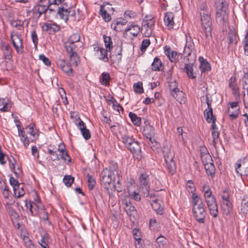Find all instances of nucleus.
<instances>
[{
    "label": "nucleus",
    "mask_w": 248,
    "mask_h": 248,
    "mask_svg": "<svg viewBox=\"0 0 248 248\" xmlns=\"http://www.w3.org/2000/svg\"><path fill=\"white\" fill-rule=\"evenodd\" d=\"M192 211L193 217L201 224L205 223L206 211L202 199L196 193L192 195Z\"/></svg>",
    "instance_id": "1"
},
{
    "label": "nucleus",
    "mask_w": 248,
    "mask_h": 248,
    "mask_svg": "<svg viewBox=\"0 0 248 248\" xmlns=\"http://www.w3.org/2000/svg\"><path fill=\"white\" fill-rule=\"evenodd\" d=\"M216 20L224 24L228 20V5L225 0H216Z\"/></svg>",
    "instance_id": "2"
},
{
    "label": "nucleus",
    "mask_w": 248,
    "mask_h": 248,
    "mask_svg": "<svg viewBox=\"0 0 248 248\" xmlns=\"http://www.w3.org/2000/svg\"><path fill=\"white\" fill-rule=\"evenodd\" d=\"M202 29L207 39L212 38V21L209 12L200 13Z\"/></svg>",
    "instance_id": "3"
},
{
    "label": "nucleus",
    "mask_w": 248,
    "mask_h": 248,
    "mask_svg": "<svg viewBox=\"0 0 248 248\" xmlns=\"http://www.w3.org/2000/svg\"><path fill=\"white\" fill-rule=\"evenodd\" d=\"M64 46L66 52L69 54L71 62L73 65L77 66L79 61V57L77 52L78 50V46L76 44H71L67 42L64 43Z\"/></svg>",
    "instance_id": "4"
},
{
    "label": "nucleus",
    "mask_w": 248,
    "mask_h": 248,
    "mask_svg": "<svg viewBox=\"0 0 248 248\" xmlns=\"http://www.w3.org/2000/svg\"><path fill=\"white\" fill-rule=\"evenodd\" d=\"M235 169L236 173L240 176L248 177V156L238 160L235 164Z\"/></svg>",
    "instance_id": "5"
},
{
    "label": "nucleus",
    "mask_w": 248,
    "mask_h": 248,
    "mask_svg": "<svg viewBox=\"0 0 248 248\" xmlns=\"http://www.w3.org/2000/svg\"><path fill=\"white\" fill-rule=\"evenodd\" d=\"M140 186L141 188L144 196L147 197L149 196L150 179L149 175L147 173H141L139 177Z\"/></svg>",
    "instance_id": "6"
},
{
    "label": "nucleus",
    "mask_w": 248,
    "mask_h": 248,
    "mask_svg": "<svg viewBox=\"0 0 248 248\" xmlns=\"http://www.w3.org/2000/svg\"><path fill=\"white\" fill-rule=\"evenodd\" d=\"M170 93L174 98L179 101L181 98L184 97V93L178 88V83L175 80L168 82Z\"/></svg>",
    "instance_id": "7"
},
{
    "label": "nucleus",
    "mask_w": 248,
    "mask_h": 248,
    "mask_svg": "<svg viewBox=\"0 0 248 248\" xmlns=\"http://www.w3.org/2000/svg\"><path fill=\"white\" fill-rule=\"evenodd\" d=\"M133 154L134 157L138 160L142 158L141 149L140 142L136 140L132 145L127 148Z\"/></svg>",
    "instance_id": "8"
},
{
    "label": "nucleus",
    "mask_w": 248,
    "mask_h": 248,
    "mask_svg": "<svg viewBox=\"0 0 248 248\" xmlns=\"http://www.w3.org/2000/svg\"><path fill=\"white\" fill-rule=\"evenodd\" d=\"M11 39L13 45L18 53H23V40L17 34H11Z\"/></svg>",
    "instance_id": "9"
},
{
    "label": "nucleus",
    "mask_w": 248,
    "mask_h": 248,
    "mask_svg": "<svg viewBox=\"0 0 248 248\" xmlns=\"http://www.w3.org/2000/svg\"><path fill=\"white\" fill-rule=\"evenodd\" d=\"M140 31V28L137 24L134 23H131L130 24L128 25L124 31V36L126 38L128 36V32L129 31L130 34L133 37H137Z\"/></svg>",
    "instance_id": "10"
},
{
    "label": "nucleus",
    "mask_w": 248,
    "mask_h": 248,
    "mask_svg": "<svg viewBox=\"0 0 248 248\" xmlns=\"http://www.w3.org/2000/svg\"><path fill=\"white\" fill-rule=\"evenodd\" d=\"M44 31H46L49 34H53L60 30L61 27L55 23H45L42 27Z\"/></svg>",
    "instance_id": "11"
},
{
    "label": "nucleus",
    "mask_w": 248,
    "mask_h": 248,
    "mask_svg": "<svg viewBox=\"0 0 248 248\" xmlns=\"http://www.w3.org/2000/svg\"><path fill=\"white\" fill-rule=\"evenodd\" d=\"M210 214L214 218L217 217L218 214V206L216 199L206 202Z\"/></svg>",
    "instance_id": "12"
},
{
    "label": "nucleus",
    "mask_w": 248,
    "mask_h": 248,
    "mask_svg": "<svg viewBox=\"0 0 248 248\" xmlns=\"http://www.w3.org/2000/svg\"><path fill=\"white\" fill-rule=\"evenodd\" d=\"M194 49L195 45L191 37H189V38H188L186 37V44L183 51L184 53L186 54V56L184 57V60L186 57H188L191 55L192 51L194 50Z\"/></svg>",
    "instance_id": "13"
},
{
    "label": "nucleus",
    "mask_w": 248,
    "mask_h": 248,
    "mask_svg": "<svg viewBox=\"0 0 248 248\" xmlns=\"http://www.w3.org/2000/svg\"><path fill=\"white\" fill-rule=\"evenodd\" d=\"M174 155H170L169 157L167 156L165 158V161L166 164V168L169 172L171 175L173 174L176 171V164L173 160Z\"/></svg>",
    "instance_id": "14"
},
{
    "label": "nucleus",
    "mask_w": 248,
    "mask_h": 248,
    "mask_svg": "<svg viewBox=\"0 0 248 248\" xmlns=\"http://www.w3.org/2000/svg\"><path fill=\"white\" fill-rule=\"evenodd\" d=\"M102 183L105 186H109L112 181V176L113 173L111 170L106 169L102 172Z\"/></svg>",
    "instance_id": "15"
},
{
    "label": "nucleus",
    "mask_w": 248,
    "mask_h": 248,
    "mask_svg": "<svg viewBox=\"0 0 248 248\" xmlns=\"http://www.w3.org/2000/svg\"><path fill=\"white\" fill-rule=\"evenodd\" d=\"M118 50L115 51V55H111L110 53L109 55V57L111 59V60L113 61V62H118L119 63L121 62L122 60V50H123V44L122 42L120 43L119 46L117 45Z\"/></svg>",
    "instance_id": "16"
},
{
    "label": "nucleus",
    "mask_w": 248,
    "mask_h": 248,
    "mask_svg": "<svg viewBox=\"0 0 248 248\" xmlns=\"http://www.w3.org/2000/svg\"><path fill=\"white\" fill-rule=\"evenodd\" d=\"M135 186L130 183L127 186V190L129 197L136 201L140 200V196L139 193L135 191Z\"/></svg>",
    "instance_id": "17"
},
{
    "label": "nucleus",
    "mask_w": 248,
    "mask_h": 248,
    "mask_svg": "<svg viewBox=\"0 0 248 248\" xmlns=\"http://www.w3.org/2000/svg\"><path fill=\"white\" fill-rule=\"evenodd\" d=\"M236 32L233 28L230 29L228 32V45L229 47L231 45L234 44L235 46L237 45L238 43V38L237 37Z\"/></svg>",
    "instance_id": "18"
},
{
    "label": "nucleus",
    "mask_w": 248,
    "mask_h": 248,
    "mask_svg": "<svg viewBox=\"0 0 248 248\" xmlns=\"http://www.w3.org/2000/svg\"><path fill=\"white\" fill-rule=\"evenodd\" d=\"M125 205V211H126L127 215L130 217V220H134L135 219V215L136 214V210L135 207L134 206L132 205V204L130 202H126Z\"/></svg>",
    "instance_id": "19"
},
{
    "label": "nucleus",
    "mask_w": 248,
    "mask_h": 248,
    "mask_svg": "<svg viewBox=\"0 0 248 248\" xmlns=\"http://www.w3.org/2000/svg\"><path fill=\"white\" fill-rule=\"evenodd\" d=\"M199 61L200 62V69L202 73L209 71L211 69L210 63L202 56L199 57Z\"/></svg>",
    "instance_id": "20"
},
{
    "label": "nucleus",
    "mask_w": 248,
    "mask_h": 248,
    "mask_svg": "<svg viewBox=\"0 0 248 248\" xmlns=\"http://www.w3.org/2000/svg\"><path fill=\"white\" fill-rule=\"evenodd\" d=\"M174 15L171 12H167L165 16L164 22L168 29H172L174 26Z\"/></svg>",
    "instance_id": "21"
},
{
    "label": "nucleus",
    "mask_w": 248,
    "mask_h": 248,
    "mask_svg": "<svg viewBox=\"0 0 248 248\" xmlns=\"http://www.w3.org/2000/svg\"><path fill=\"white\" fill-rule=\"evenodd\" d=\"M48 9V7H46L44 5H42L41 6L40 5L37 4L33 7L32 12L34 14H38L37 18H39L42 14H46Z\"/></svg>",
    "instance_id": "22"
},
{
    "label": "nucleus",
    "mask_w": 248,
    "mask_h": 248,
    "mask_svg": "<svg viewBox=\"0 0 248 248\" xmlns=\"http://www.w3.org/2000/svg\"><path fill=\"white\" fill-rule=\"evenodd\" d=\"M71 9H66L63 7H58V11L57 13L60 18L67 21L68 20V16L71 12Z\"/></svg>",
    "instance_id": "23"
},
{
    "label": "nucleus",
    "mask_w": 248,
    "mask_h": 248,
    "mask_svg": "<svg viewBox=\"0 0 248 248\" xmlns=\"http://www.w3.org/2000/svg\"><path fill=\"white\" fill-rule=\"evenodd\" d=\"M25 206L30 209V211L33 216H35L38 214L39 209V206L33 202H29L26 201Z\"/></svg>",
    "instance_id": "24"
},
{
    "label": "nucleus",
    "mask_w": 248,
    "mask_h": 248,
    "mask_svg": "<svg viewBox=\"0 0 248 248\" xmlns=\"http://www.w3.org/2000/svg\"><path fill=\"white\" fill-rule=\"evenodd\" d=\"M155 129L153 126L149 123L144 126L142 133L146 138L153 137L155 135Z\"/></svg>",
    "instance_id": "25"
},
{
    "label": "nucleus",
    "mask_w": 248,
    "mask_h": 248,
    "mask_svg": "<svg viewBox=\"0 0 248 248\" xmlns=\"http://www.w3.org/2000/svg\"><path fill=\"white\" fill-rule=\"evenodd\" d=\"M152 208L155 211L157 214L162 215L164 213V205L163 202L160 200H157L151 204Z\"/></svg>",
    "instance_id": "26"
},
{
    "label": "nucleus",
    "mask_w": 248,
    "mask_h": 248,
    "mask_svg": "<svg viewBox=\"0 0 248 248\" xmlns=\"http://www.w3.org/2000/svg\"><path fill=\"white\" fill-rule=\"evenodd\" d=\"M12 105L8 103L7 98H0V111L2 112L9 111Z\"/></svg>",
    "instance_id": "27"
},
{
    "label": "nucleus",
    "mask_w": 248,
    "mask_h": 248,
    "mask_svg": "<svg viewBox=\"0 0 248 248\" xmlns=\"http://www.w3.org/2000/svg\"><path fill=\"white\" fill-rule=\"evenodd\" d=\"M122 142L126 148L129 147L136 140L132 136H129L126 134L122 135Z\"/></svg>",
    "instance_id": "28"
},
{
    "label": "nucleus",
    "mask_w": 248,
    "mask_h": 248,
    "mask_svg": "<svg viewBox=\"0 0 248 248\" xmlns=\"http://www.w3.org/2000/svg\"><path fill=\"white\" fill-rule=\"evenodd\" d=\"M193 64L194 63L193 62H189L186 63L184 67V70L187 74L188 77L191 79H195L196 78V76L193 72Z\"/></svg>",
    "instance_id": "29"
},
{
    "label": "nucleus",
    "mask_w": 248,
    "mask_h": 248,
    "mask_svg": "<svg viewBox=\"0 0 248 248\" xmlns=\"http://www.w3.org/2000/svg\"><path fill=\"white\" fill-rule=\"evenodd\" d=\"M106 6L105 4H102L100 6L99 14L106 22H108L111 20V18L107 9L106 8Z\"/></svg>",
    "instance_id": "30"
},
{
    "label": "nucleus",
    "mask_w": 248,
    "mask_h": 248,
    "mask_svg": "<svg viewBox=\"0 0 248 248\" xmlns=\"http://www.w3.org/2000/svg\"><path fill=\"white\" fill-rule=\"evenodd\" d=\"M1 49L3 51L5 59L11 60L12 58L11 49L9 44H2Z\"/></svg>",
    "instance_id": "31"
},
{
    "label": "nucleus",
    "mask_w": 248,
    "mask_h": 248,
    "mask_svg": "<svg viewBox=\"0 0 248 248\" xmlns=\"http://www.w3.org/2000/svg\"><path fill=\"white\" fill-rule=\"evenodd\" d=\"M232 203L230 200L222 201V208L226 215H228L232 210Z\"/></svg>",
    "instance_id": "32"
},
{
    "label": "nucleus",
    "mask_w": 248,
    "mask_h": 248,
    "mask_svg": "<svg viewBox=\"0 0 248 248\" xmlns=\"http://www.w3.org/2000/svg\"><path fill=\"white\" fill-rule=\"evenodd\" d=\"M162 65L160 60L158 57H155L152 63V69L154 71H161V68Z\"/></svg>",
    "instance_id": "33"
},
{
    "label": "nucleus",
    "mask_w": 248,
    "mask_h": 248,
    "mask_svg": "<svg viewBox=\"0 0 248 248\" xmlns=\"http://www.w3.org/2000/svg\"><path fill=\"white\" fill-rule=\"evenodd\" d=\"M204 166L207 174L211 175L213 177L215 175L216 171L214 164L212 162H210L204 165Z\"/></svg>",
    "instance_id": "34"
},
{
    "label": "nucleus",
    "mask_w": 248,
    "mask_h": 248,
    "mask_svg": "<svg viewBox=\"0 0 248 248\" xmlns=\"http://www.w3.org/2000/svg\"><path fill=\"white\" fill-rule=\"evenodd\" d=\"M157 248H166L167 246V240L163 236H160L156 239Z\"/></svg>",
    "instance_id": "35"
},
{
    "label": "nucleus",
    "mask_w": 248,
    "mask_h": 248,
    "mask_svg": "<svg viewBox=\"0 0 248 248\" xmlns=\"http://www.w3.org/2000/svg\"><path fill=\"white\" fill-rule=\"evenodd\" d=\"M205 118V120L208 123H212L211 127V130L212 131H218L217 127L216 124V117L214 115L209 116V118L207 119V116L204 117Z\"/></svg>",
    "instance_id": "36"
},
{
    "label": "nucleus",
    "mask_w": 248,
    "mask_h": 248,
    "mask_svg": "<svg viewBox=\"0 0 248 248\" xmlns=\"http://www.w3.org/2000/svg\"><path fill=\"white\" fill-rule=\"evenodd\" d=\"M103 39L106 49L108 50V52H110L113 48V43L111 37L110 36H107L106 35H104Z\"/></svg>",
    "instance_id": "37"
},
{
    "label": "nucleus",
    "mask_w": 248,
    "mask_h": 248,
    "mask_svg": "<svg viewBox=\"0 0 248 248\" xmlns=\"http://www.w3.org/2000/svg\"><path fill=\"white\" fill-rule=\"evenodd\" d=\"M110 79V77L108 73L103 72L101 74V77L100 79V81L102 84L107 86L109 84Z\"/></svg>",
    "instance_id": "38"
},
{
    "label": "nucleus",
    "mask_w": 248,
    "mask_h": 248,
    "mask_svg": "<svg viewBox=\"0 0 248 248\" xmlns=\"http://www.w3.org/2000/svg\"><path fill=\"white\" fill-rule=\"evenodd\" d=\"M22 239L26 248H36L34 243L28 236H24Z\"/></svg>",
    "instance_id": "39"
},
{
    "label": "nucleus",
    "mask_w": 248,
    "mask_h": 248,
    "mask_svg": "<svg viewBox=\"0 0 248 248\" xmlns=\"http://www.w3.org/2000/svg\"><path fill=\"white\" fill-rule=\"evenodd\" d=\"M129 116L134 125L139 126L140 124L141 118L138 117L135 113L130 112L129 113Z\"/></svg>",
    "instance_id": "40"
},
{
    "label": "nucleus",
    "mask_w": 248,
    "mask_h": 248,
    "mask_svg": "<svg viewBox=\"0 0 248 248\" xmlns=\"http://www.w3.org/2000/svg\"><path fill=\"white\" fill-rule=\"evenodd\" d=\"M162 152L164 155V157L167 158V156L169 157L170 155H174L170 152V147L168 145L167 143H164L162 147Z\"/></svg>",
    "instance_id": "41"
},
{
    "label": "nucleus",
    "mask_w": 248,
    "mask_h": 248,
    "mask_svg": "<svg viewBox=\"0 0 248 248\" xmlns=\"http://www.w3.org/2000/svg\"><path fill=\"white\" fill-rule=\"evenodd\" d=\"M206 103L208 106V109H205L204 111V117L207 116V119L209 118V116L213 115V109L211 107V101L209 100L208 97L206 96Z\"/></svg>",
    "instance_id": "42"
},
{
    "label": "nucleus",
    "mask_w": 248,
    "mask_h": 248,
    "mask_svg": "<svg viewBox=\"0 0 248 248\" xmlns=\"http://www.w3.org/2000/svg\"><path fill=\"white\" fill-rule=\"evenodd\" d=\"M204 197L206 202L216 199L215 196L212 194V192L210 188H208L207 190H205L204 192Z\"/></svg>",
    "instance_id": "43"
},
{
    "label": "nucleus",
    "mask_w": 248,
    "mask_h": 248,
    "mask_svg": "<svg viewBox=\"0 0 248 248\" xmlns=\"http://www.w3.org/2000/svg\"><path fill=\"white\" fill-rule=\"evenodd\" d=\"M180 56L182 59L183 57V55L181 53H179V54L175 51H172L171 52L170 54L169 57H168L170 61L171 62H175L176 63L178 62V57Z\"/></svg>",
    "instance_id": "44"
},
{
    "label": "nucleus",
    "mask_w": 248,
    "mask_h": 248,
    "mask_svg": "<svg viewBox=\"0 0 248 248\" xmlns=\"http://www.w3.org/2000/svg\"><path fill=\"white\" fill-rule=\"evenodd\" d=\"M242 84L243 87L244 95H245V90H247L248 92V73H246L244 74L242 79Z\"/></svg>",
    "instance_id": "45"
},
{
    "label": "nucleus",
    "mask_w": 248,
    "mask_h": 248,
    "mask_svg": "<svg viewBox=\"0 0 248 248\" xmlns=\"http://www.w3.org/2000/svg\"><path fill=\"white\" fill-rule=\"evenodd\" d=\"M242 45L244 53L245 55L248 56V31H247L245 37L242 41Z\"/></svg>",
    "instance_id": "46"
},
{
    "label": "nucleus",
    "mask_w": 248,
    "mask_h": 248,
    "mask_svg": "<svg viewBox=\"0 0 248 248\" xmlns=\"http://www.w3.org/2000/svg\"><path fill=\"white\" fill-rule=\"evenodd\" d=\"M14 193L15 196L17 198H20L23 196L25 194V192L23 185L19 184V187L18 188H16V191H14Z\"/></svg>",
    "instance_id": "47"
},
{
    "label": "nucleus",
    "mask_w": 248,
    "mask_h": 248,
    "mask_svg": "<svg viewBox=\"0 0 248 248\" xmlns=\"http://www.w3.org/2000/svg\"><path fill=\"white\" fill-rule=\"evenodd\" d=\"M108 50L107 49H105L103 47L101 48L100 51V55L99 59L105 62H108L109 59L108 57Z\"/></svg>",
    "instance_id": "48"
},
{
    "label": "nucleus",
    "mask_w": 248,
    "mask_h": 248,
    "mask_svg": "<svg viewBox=\"0 0 248 248\" xmlns=\"http://www.w3.org/2000/svg\"><path fill=\"white\" fill-rule=\"evenodd\" d=\"M80 36L78 33H74L71 35L68 40L66 41L70 43H78L79 42Z\"/></svg>",
    "instance_id": "49"
},
{
    "label": "nucleus",
    "mask_w": 248,
    "mask_h": 248,
    "mask_svg": "<svg viewBox=\"0 0 248 248\" xmlns=\"http://www.w3.org/2000/svg\"><path fill=\"white\" fill-rule=\"evenodd\" d=\"M63 182L67 187H70L74 182V177L71 175H65L63 179Z\"/></svg>",
    "instance_id": "50"
},
{
    "label": "nucleus",
    "mask_w": 248,
    "mask_h": 248,
    "mask_svg": "<svg viewBox=\"0 0 248 248\" xmlns=\"http://www.w3.org/2000/svg\"><path fill=\"white\" fill-rule=\"evenodd\" d=\"M212 136L213 138V145L216 147L219 139V132L218 131H212Z\"/></svg>",
    "instance_id": "51"
},
{
    "label": "nucleus",
    "mask_w": 248,
    "mask_h": 248,
    "mask_svg": "<svg viewBox=\"0 0 248 248\" xmlns=\"http://www.w3.org/2000/svg\"><path fill=\"white\" fill-rule=\"evenodd\" d=\"M87 182L88 183V187L90 190H92L94 188V186L96 184V181L94 178L89 174L87 175Z\"/></svg>",
    "instance_id": "52"
},
{
    "label": "nucleus",
    "mask_w": 248,
    "mask_h": 248,
    "mask_svg": "<svg viewBox=\"0 0 248 248\" xmlns=\"http://www.w3.org/2000/svg\"><path fill=\"white\" fill-rule=\"evenodd\" d=\"M186 187L189 192L192 193V194L193 193H196L195 192L196 191V187L192 180H188L187 181Z\"/></svg>",
    "instance_id": "53"
},
{
    "label": "nucleus",
    "mask_w": 248,
    "mask_h": 248,
    "mask_svg": "<svg viewBox=\"0 0 248 248\" xmlns=\"http://www.w3.org/2000/svg\"><path fill=\"white\" fill-rule=\"evenodd\" d=\"M240 210L243 214H248V201L245 199L242 201Z\"/></svg>",
    "instance_id": "54"
},
{
    "label": "nucleus",
    "mask_w": 248,
    "mask_h": 248,
    "mask_svg": "<svg viewBox=\"0 0 248 248\" xmlns=\"http://www.w3.org/2000/svg\"><path fill=\"white\" fill-rule=\"evenodd\" d=\"M151 44L150 40L149 39H143L141 42L140 49L143 53L145 52L147 48Z\"/></svg>",
    "instance_id": "55"
},
{
    "label": "nucleus",
    "mask_w": 248,
    "mask_h": 248,
    "mask_svg": "<svg viewBox=\"0 0 248 248\" xmlns=\"http://www.w3.org/2000/svg\"><path fill=\"white\" fill-rule=\"evenodd\" d=\"M49 238L47 235L42 237L38 243L42 248H49L48 246Z\"/></svg>",
    "instance_id": "56"
},
{
    "label": "nucleus",
    "mask_w": 248,
    "mask_h": 248,
    "mask_svg": "<svg viewBox=\"0 0 248 248\" xmlns=\"http://www.w3.org/2000/svg\"><path fill=\"white\" fill-rule=\"evenodd\" d=\"M133 87L136 93L140 94L143 93V88L142 82H138L137 83L134 84Z\"/></svg>",
    "instance_id": "57"
},
{
    "label": "nucleus",
    "mask_w": 248,
    "mask_h": 248,
    "mask_svg": "<svg viewBox=\"0 0 248 248\" xmlns=\"http://www.w3.org/2000/svg\"><path fill=\"white\" fill-rule=\"evenodd\" d=\"M201 159L203 165L213 161L212 158L210 154L201 155Z\"/></svg>",
    "instance_id": "58"
},
{
    "label": "nucleus",
    "mask_w": 248,
    "mask_h": 248,
    "mask_svg": "<svg viewBox=\"0 0 248 248\" xmlns=\"http://www.w3.org/2000/svg\"><path fill=\"white\" fill-rule=\"evenodd\" d=\"M133 234L134 237V239L138 242V244H140V242L141 241V239L140 238L141 236V232L139 230L134 229L133 231Z\"/></svg>",
    "instance_id": "59"
},
{
    "label": "nucleus",
    "mask_w": 248,
    "mask_h": 248,
    "mask_svg": "<svg viewBox=\"0 0 248 248\" xmlns=\"http://www.w3.org/2000/svg\"><path fill=\"white\" fill-rule=\"evenodd\" d=\"M63 72L69 76H73V69L71 66L68 63L66 64L62 69H61Z\"/></svg>",
    "instance_id": "60"
},
{
    "label": "nucleus",
    "mask_w": 248,
    "mask_h": 248,
    "mask_svg": "<svg viewBox=\"0 0 248 248\" xmlns=\"http://www.w3.org/2000/svg\"><path fill=\"white\" fill-rule=\"evenodd\" d=\"M113 104V107L114 109H116L119 112L120 110L122 111L124 110L123 107L117 102V101L113 98L110 100Z\"/></svg>",
    "instance_id": "61"
},
{
    "label": "nucleus",
    "mask_w": 248,
    "mask_h": 248,
    "mask_svg": "<svg viewBox=\"0 0 248 248\" xmlns=\"http://www.w3.org/2000/svg\"><path fill=\"white\" fill-rule=\"evenodd\" d=\"M10 185L13 186L14 191H16V187L18 188L19 187V182L15 178L11 176L9 180Z\"/></svg>",
    "instance_id": "62"
},
{
    "label": "nucleus",
    "mask_w": 248,
    "mask_h": 248,
    "mask_svg": "<svg viewBox=\"0 0 248 248\" xmlns=\"http://www.w3.org/2000/svg\"><path fill=\"white\" fill-rule=\"evenodd\" d=\"M153 137L150 138H146L147 139H148L150 141V145L152 148L153 150H155L157 148H158L160 146V144L156 142L155 140L154 139H153Z\"/></svg>",
    "instance_id": "63"
},
{
    "label": "nucleus",
    "mask_w": 248,
    "mask_h": 248,
    "mask_svg": "<svg viewBox=\"0 0 248 248\" xmlns=\"http://www.w3.org/2000/svg\"><path fill=\"white\" fill-rule=\"evenodd\" d=\"M230 192L228 188H225L222 191L221 198L223 201L230 200Z\"/></svg>",
    "instance_id": "64"
}]
</instances>
